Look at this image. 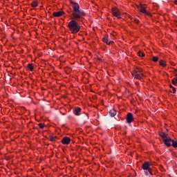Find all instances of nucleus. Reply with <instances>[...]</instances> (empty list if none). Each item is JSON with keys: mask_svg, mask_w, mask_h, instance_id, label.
<instances>
[{"mask_svg": "<svg viewBox=\"0 0 177 177\" xmlns=\"http://www.w3.org/2000/svg\"><path fill=\"white\" fill-rule=\"evenodd\" d=\"M145 175H147V176H149V174H150V173L149 172V170H145Z\"/></svg>", "mask_w": 177, "mask_h": 177, "instance_id": "nucleus-22", "label": "nucleus"}, {"mask_svg": "<svg viewBox=\"0 0 177 177\" xmlns=\"http://www.w3.org/2000/svg\"><path fill=\"white\" fill-rule=\"evenodd\" d=\"M174 3L177 5V0L174 1Z\"/></svg>", "mask_w": 177, "mask_h": 177, "instance_id": "nucleus-25", "label": "nucleus"}, {"mask_svg": "<svg viewBox=\"0 0 177 177\" xmlns=\"http://www.w3.org/2000/svg\"><path fill=\"white\" fill-rule=\"evenodd\" d=\"M72 8L73 9V16L74 19L78 20L80 19H84L85 16V12L82 10H80V5L77 3L71 1Z\"/></svg>", "mask_w": 177, "mask_h": 177, "instance_id": "nucleus-1", "label": "nucleus"}, {"mask_svg": "<svg viewBox=\"0 0 177 177\" xmlns=\"http://www.w3.org/2000/svg\"><path fill=\"white\" fill-rule=\"evenodd\" d=\"M109 114H111V117H114L117 114V112H115V110L111 109L109 111Z\"/></svg>", "mask_w": 177, "mask_h": 177, "instance_id": "nucleus-13", "label": "nucleus"}, {"mask_svg": "<svg viewBox=\"0 0 177 177\" xmlns=\"http://www.w3.org/2000/svg\"><path fill=\"white\" fill-rule=\"evenodd\" d=\"M80 113H81V108H76V109H75V113H74V114H75V115H80Z\"/></svg>", "mask_w": 177, "mask_h": 177, "instance_id": "nucleus-12", "label": "nucleus"}, {"mask_svg": "<svg viewBox=\"0 0 177 177\" xmlns=\"http://www.w3.org/2000/svg\"><path fill=\"white\" fill-rule=\"evenodd\" d=\"M160 136L164 141L165 145L167 146V147H169L170 146H173V147H177V141L171 139L169 136H168V134L162 133Z\"/></svg>", "mask_w": 177, "mask_h": 177, "instance_id": "nucleus-2", "label": "nucleus"}, {"mask_svg": "<svg viewBox=\"0 0 177 177\" xmlns=\"http://www.w3.org/2000/svg\"><path fill=\"white\" fill-rule=\"evenodd\" d=\"M50 140L51 142H54V141H55V137H50Z\"/></svg>", "mask_w": 177, "mask_h": 177, "instance_id": "nucleus-23", "label": "nucleus"}, {"mask_svg": "<svg viewBox=\"0 0 177 177\" xmlns=\"http://www.w3.org/2000/svg\"><path fill=\"white\" fill-rule=\"evenodd\" d=\"M160 66H162V67H165L167 66V62L163 60H160L159 62Z\"/></svg>", "mask_w": 177, "mask_h": 177, "instance_id": "nucleus-14", "label": "nucleus"}, {"mask_svg": "<svg viewBox=\"0 0 177 177\" xmlns=\"http://www.w3.org/2000/svg\"><path fill=\"white\" fill-rule=\"evenodd\" d=\"M132 75L136 80H142L143 78V73H142V69L139 68H134L132 72Z\"/></svg>", "mask_w": 177, "mask_h": 177, "instance_id": "nucleus-4", "label": "nucleus"}, {"mask_svg": "<svg viewBox=\"0 0 177 177\" xmlns=\"http://www.w3.org/2000/svg\"><path fill=\"white\" fill-rule=\"evenodd\" d=\"M28 68L30 70V71H32V70H34V65L29 64L28 66Z\"/></svg>", "mask_w": 177, "mask_h": 177, "instance_id": "nucleus-16", "label": "nucleus"}, {"mask_svg": "<svg viewBox=\"0 0 177 177\" xmlns=\"http://www.w3.org/2000/svg\"><path fill=\"white\" fill-rule=\"evenodd\" d=\"M32 8H37V6H38V2L37 1H32Z\"/></svg>", "mask_w": 177, "mask_h": 177, "instance_id": "nucleus-15", "label": "nucleus"}, {"mask_svg": "<svg viewBox=\"0 0 177 177\" xmlns=\"http://www.w3.org/2000/svg\"><path fill=\"white\" fill-rule=\"evenodd\" d=\"M171 82H172L173 85H176V84H177V77H174Z\"/></svg>", "mask_w": 177, "mask_h": 177, "instance_id": "nucleus-18", "label": "nucleus"}, {"mask_svg": "<svg viewBox=\"0 0 177 177\" xmlns=\"http://www.w3.org/2000/svg\"><path fill=\"white\" fill-rule=\"evenodd\" d=\"M98 60H101L100 58H98Z\"/></svg>", "mask_w": 177, "mask_h": 177, "instance_id": "nucleus-27", "label": "nucleus"}, {"mask_svg": "<svg viewBox=\"0 0 177 177\" xmlns=\"http://www.w3.org/2000/svg\"><path fill=\"white\" fill-rule=\"evenodd\" d=\"M133 121V115L131 113H129L127 116V122L131 124Z\"/></svg>", "mask_w": 177, "mask_h": 177, "instance_id": "nucleus-7", "label": "nucleus"}, {"mask_svg": "<svg viewBox=\"0 0 177 177\" xmlns=\"http://www.w3.org/2000/svg\"><path fill=\"white\" fill-rule=\"evenodd\" d=\"M131 20H133V21L138 24V23H139V19H136V18H131Z\"/></svg>", "mask_w": 177, "mask_h": 177, "instance_id": "nucleus-20", "label": "nucleus"}, {"mask_svg": "<svg viewBox=\"0 0 177 177\" xmlns=\"http://www.w3.org/2000/svg\"><path fill=\"white\" fill-rule=\"evenodd\" d=\"M138 8L141 13H144V15H148L147 11L146 10V9H145V7H143V6H138Z\"/></svg>", "mask_w": 177, "mask_h": 177, "instance_id": "nucleus-10", "label": "nucleus"}, {"mask_svg": "<svg viewBox=\"0 0 177 177\" xmlns=\"http://www.w3.org/2000/svg\"><path fill=\"white\" fill-rule=\"evenodd\" d=\"M68 27L72 34H77L80 28V24L74 20H72L68 23Z\"/></svg>", "mask_w": 177, "mask_h": 177, "instance_id": "nucleus-3", "label": "nucleus"}, {"mask_svg": "<svg viewBox=\"0 0 177 177\" xmlns=\"http://www.w3.org/2000/svg\"><path fill=\"white\" fill-rule=\"evenodd\" d=\"M53 15L55 17H60V16H63V11L55 12Z\"/></svg>", "mask_w": 177, "mask_h": 177, "instance_id": "nucleus-11", "label": "nucleus"}, {"mask_svg": "<svg viewBox=\"0 0 177 177\" xmlns=\"http://www.w3.org/2000/svg\"><path fill=\"white\" fill-rule=\"evenodd\" d=\"M152 60H153V62H154L155 63H156V62H158V57H153Z\"/></svg>", "mask_w": 177, "mask_h": 177, "instance_id": "nucleus-19", "label": "nucleus"}, {"mask_svg": "<svg viewBox=\"0 0 177 177\" xmlns=\"http://www.w3.org/2000/svg\"><path fill=\"white\" fill-rule=\"evenodd\" d=\"M175 92H176V89H175V88L173 87V93H175Z\"/></svg>", "mask_w": 177, "mask_h": 177, "instance_id": "nucleus-24", "label": "nucleus"}, {"mask_svg": "<svg viewBox=\"0 0 177 177\" xmlns=\"http://www.w3.org/2000/svg\"><path fill=\"white\" fill-rule=\"evenodd\" d=\"M112 15L117 17V19H121V12H120V10L117 8H112Z\"/></svg>", "mask_w": 177, "mask_h": 177, "instance_id": "nucleus-6", "label": "nucleus"}, {"mask_svg": "<svg viewBox=\"0 0 177 177\" xmlns=\"http://www.w3.org/2000/svg\"><path fill=\"white\" fill-rule=\"evenodd\" d=\"M138 54L140 57H145V53H142V51H138Z\"/></svg>", "mask_w": 177, "mask_h": 177, "instance_id": "nucleus-17", "label": "nucleus"}, {"mask_svg": "<svg viewBox=\"0 0 177 177\" xmlns=\"http://www.w3.org/2000/svg\"><path fill=\"white\" fill-rule=\"evenodd\" d=\"M102 41H103V42L106 44V45H110V44H113V41L110 40V38H109V37H107V36L104 37L102 39Z\"/></svg>", "mask_w": 177, "mask_h": 177, "instance_id": "nucleus-9", "label": "nucleus"}, {"mask_svg": "<svg viewBox=\"0 0 177 177\" xmlns=\"http://www.w3.org/2000/svg\"><path fill=\"white\" fill-rule=\"evenodd\" d=\"M170 88H172V89H173L174 87L172 86V85H170Z\"/></svg>", "mask_w": 177, "mask_h": 177, "instance_id": "nucleus-26", "label": "nucleus"}, {"mask_svg": "<svg viewBox=\"0 0 177 177\" xmlns=\"http://www.w3.org/2000/svg\"><path fill=\"white\" fill-rule=\"evenodd\" d=\"M39 128H41L42 129H44L45 127V124H44L42 123H39Z\"/></svg>", "mask_w": 177, "mask_h": 177, "instance_id": "nucleus-21", "label": "nucleus"}, {"mask_svg": "<svg viewBox=\"0 0 177 177\" xmlns=\"http://www.w3.org/2000/svg\"><path fill=\"white\" fill-rule=\"evenodd\" d=\"M150 165H151V164H150V162H145L142 164V169H144L145 171H148V172L150 173V175L152 176L153 174L151 173V168H150Z\"/></svg>", "mask_w": 177, "mask_h": 177, "instance_id": "nucleus-5", "label": "nucleus"}, {"mask_svg": "<svg viewBox=\"0 0 177 177\" xmlns=\"http://www.w3.org/2000/svg\"><path fill=\"white\" fill-rule=\"evenodd\" d=\"M70 142H71V140L70 139V138L68 137H64L62 140V143L63 145H70Z\"/></svg>", "mask_w": 177, "mask_h": 177, "instance_id": "nucleus-8", "label": "nucleus"}]
</instances>
